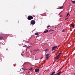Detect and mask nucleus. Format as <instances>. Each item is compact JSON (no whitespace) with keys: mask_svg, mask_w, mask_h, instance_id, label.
Wrapping results in <instances>:
<instances>
[{"mask_svg":"<svg viewBox=\"0 0 75 75\" xmlns=\"http://www.w3.org/2000/svg\"><path fill=\"white\" fill-rule=\"evenodd\" d=\"M38 33H35V35H38Z\"/></svg>","mask_w":75,"mask_h":75,"instance_id":"nucleus-12","label":"nucleus"},{"mask_svg":"<svg viewBox=\"0 0 75 75\" xmlns=\"http://www.w3.org/2000/svg\"><path fill=\"white\" fill-rule=\"evenodd\" d=\"M38 50H39L38 49H36L34 51H36L37 52L38 51Z\"/></svg>","mask_w":75,"mask_h":75,"instance_id":"nucleus-22","label":"nucleus"},{"mask_svg":"<svg viewBox=\"0 0 75 75\" xmlns=\"http://www.w3.org/2000/svg\"><path fill=\"white\" fill-rule=\"evenodd\" d=\"M49 58V57L48 56H46V57L45 58L46 59H48Z\"/></svg>","mask_w":75,"mask_h":75,"instance_id":"nucleus-18","label":"nucleus"},{"mask_svg":"<svg viewBox=\"0 0 75 75\" xmlns=\"http://www.w3.org/2000/svg\"><path fill=\"white\" fill-rule=\"evenodd\" d=\"M63 6H61L59 7V8H60V9H61V8H63Z\"/></svg>","mask_w":75,"mask_h":75,"instance_id":"nucleus-14","label":"nucleus"},{"mask_svg":"<svg viewBox=\"0 0 75 75\" xmlns=\"http://www.w3.org/2000/svg\"><path fill=\"white\" fill-rule=\"evenodd\" d=\"M43 57H41V58H40V59H42L43 58Z\"/></svg>","mask_w":75,"mask_h":75,"instance_id":"nucleus-27","label":"nucleus"},{"mask_svg":"<svg viewBox=\"0 0 75 75\" xmlns=\"http://www.w3.org/2000/svg\"><path fill=\"white\" fill-rule=\"evenodd\" d=\"M61 71H60L59 72H58L57 74V75H59L61 74Z\"/></svg>","mask_w":75,"mask_h":75,"instance_id":"nucleus-6","label":"nucleus"},{"mask_svg":"<svg viewBox=\"0 0 75 75\" xmlns=\"http://www.w3.org/2000/svg\"><path fill=\"white\" fill-rule=\"evenodd\" d=\"M57 28V27H55V28Z\"/></svg>","mask_w":75,"mask_h":75,"instance_id":"nucleus-33","label":"nucleus"},{"mask_svg":"<svg viewBox=\"0 0 75 75\" xmlns=\"http://www.w3.org/2000/svg\"><path fill=\"white\" fill-rule=\"evenodd\" d=\"M50 55V54H48L46 55V57H48V56H49V55Z\"/></svg>","mask_w":75,"mask_h":75,"instance_id":"nucleus-10","label":"nucleus"},{"mask_svg":"<svg viewBox=\"0 0 75 75\" xmlns=\"http://www.w3.org/2000/svg\"><path fill=\"white\" fill-rule=\"evenodd\" d=\"M48 32V30H45V31H44L43 32V33H47Z\"/></svg>","mask_w":75,"mask_h":75,"instance_id":"nucleus-5","label":"nucleus"},{"mask_svg":"<svg viewBox=\"0 0 75 75\" xmlns=\"http://www.w3.org/2000/svg\"><path fill=\"white\" fill-rule=\"evenodd\" d=\"M74 75H75V74H74Z\"/></svg>","mask_w":75,"mask_h":75,"instance_id":"nucleus-34","label":"nucleus"},{"mask_svg":"<svg viewBox=\"0 0 75 75\" xmlns=\"http://www.w3.org/2000/svg\"><path fill=\"white\" fill-rule=\"evenodd\" d=\"M3 37H0V40H3Z\"/></svg>","mask_w":75,"mask_h":75,"instance_id":"nucleus-8","label":"nucleus"},{"mask_svg":"<svg viewBox=\"0 0 75 75\" xmlns=\"http://www.w3.org/2000/svg\"><path fill=\"white\" fill-rule=\"evenodd\" d=\"M68 18H66L65 19V20H67V19H68Z\"/></svg>","mask_w":75,"mask_h":75,"instance_id":"nucleus-28","label":"nucleus"},{"mask_svg":"<svg viewBox=\"0 0 75 75\" xmlns=\"http://www.w3.org/2000/svg\"><path fill=\"white\" fill-rule=\"evenodd\" d=\"M51 27V26L49 25L47 27V28H49V27Z\"/></svg>","mask_w":75,"mask_h":75,"instance_id":"nucleus-20","label":"nucleus"},{"mask_svg":"<svg viewBox=\"0 0 75 75\" xmlns=\"http://www.w3.org/2000/svg\"><path fill=\"white\" fill-rule=\"evenodd\" d=\"M69 12H68L67 15L66 16V17H68V16L69 15Z\"/></svg>","mask_w":75,"mask_h":75,"instance_id":"nucleus-11","label":"nucleus"},{"mask_svg":"<svg viewBox=\"0 0 75 75\" xmlns=\"http://www.w3.org/2000/svg\"><path fill=\"white\" fill-rule=\"evenodd\" d=\"M58 59V57H57V56L55 58V59Z\"/></svg>","mask_w":75,"mask_h":75,"instance_id":"nucleus-19","label":"nucleus"},{"mask_svg":"<svg viewBox=\"0 0 75 75\" xmlns=\"http://www.w3.org/2000/svg\"><path fill=\"white\" fill-rule=\"evenodd\" d=\"M22 69H23V71H24V68H21Z\"/></svg>","mask_w":75,"mask_h":75,"instance_id":"nucleus-25","label":"nucleus"},{"mask_svg":"<svg viewBox=\"0 0 75 75\" xmlns=\"http://www.w3.org/2000/svg\"><path fill=\"white\" fill-rule=\"evenodd\" d=\"M55 71L52 72V74H55Z\"/></svg>","mask_w":75,"mask_h":75,"instance_id":"nucleus-17","label":"nucleus"},{"mask_svg":"<svg viewBox=\"0 0 75 75\" xmlns=\"http://www.w3.org/2000/svg\"><path fill=\"white\" fill-rule=\"evenodd\" d=\"M30 23L32 25H34L35 23V21L34 20H32L31 21Z\"/></svg>","mask_w":75,"mask_h":75,"instance_id":"nucleus-2","label":"nucleus"},{"mask_svg":"<svg viewBox=\"0 0 75 75\" xmlns=\"http://www.w3.org/2000/svg\"><path fill=\"white\" fill-rule=\"evenodd\" d=\"M72 3H73V4H75V1H71Z\"/></svg>","mask_w":75,"mask_h":75,"instance_id":"nucleus-13","label":"nucleus"},{"mask_svg":"<svg viewBox=\"0 0 75 75\" xmlns=\"http://www.w3.org/2000/svg\"><path fill=\"white\" fill-rule=\"evenodd\" d=\"M35 72H38L40 71V69H35Z\"/></svg>","mask_w":75,"mask_h":75,"instance_id":"nucleus-4","label":"nucleus"},{"mask_svg":"<svg viewBox=\"0 0 75 75\" xmlns=\"http://www.w3.org/2000/svg\"><path fill=\"white\" fill-rule=\"evenodd\" d=\"M28 20H32V19H33L34 18H33V17H32L31 16H29L27 18Z\"/></svg>","mask_w":75,"mask_h":75,"instance_id":"nucleus-1","label":"nucleus"},{"mask_svg":"<svg viewBox=\"0 0 75 75\" xmlns=\"http://www.w3.org/2000/svg\"><path fill=\"white\" fill-rule=\"evenodd\" d=\"M48 49H45L44 51H45V52H47V51H48Z\"/></svg>","mask_w":75,"mask_h":75,"instance_id":"nucleus-16","label":"nucleus"},{"mask_svg":"<svg viewBox=\"0 0 75 75\" xmlns=\"http://www.w3.org/2000/svg\"><path fill=\"white\" fill-rule=\"evenodd\" d=\"M61 52L59 54V55H61Z\"/></svg>","mask_w":75,"mask_h":75,"instance_id":"nucleus-24","label":"nucleus"},{"mask_svg":"<svg viewBox=\"0 0 75 75\" xmlns=\"http://www.w3.org/2000/svg\"><path fill=\"white\" fill-rule=\"evenodd\" d=\"M25 47H27V48H29V47H27V45H25Z\"/></svg>","mask_w":75,"mask_h":75,"instance_id":"nucleus-21","label":"nucleus"},{"mask_svg":"<svg viewBox=\"0 0 75 75\" xmlns=\"http://www.w3.org/2000/svg\"><path fill=\"white\" fill-rule=\"evenodd\" d=\"M57 46L52 47V50L54 51V50H55V49L57 48Z\"/></svg>","mask_w":75,"mask_h":75,"instance_id":"nucleus-3","label":"nucleus"},{"mask_svg":"<svg viewBox=\"0 0 75 75\" xmlns=\"http://www.w3.org/2000/svg\"><path fill=\"white\" fill-rule=\"evenodd\" d=\"M26 42L28 43V42L27 41H26Z\"/></svg>","mask_w":75,"mask_h":75,"instance_id":"nucleus-31","label":"nucleus"},{"mask_svg":"<svg viewBox=\"0 0 75 75\" xmlns=\"http://www.w3.org/2000/svg\"><path fill=\"white\" fill-rule=\"evenodd\" d=\"M59 56H60V55H59V54H58V55H57V57H59Z\"/></svg>","mask_w":75,"mask_h":75,"instance_id":"nucleus-26","label":"nucleus"},{"mask_svg":"<svg viewBox=\"0 0 75 75\" xmlns=\"http://www.w3.org/2000/svg\"><path fill=\"white\" fill-rule=\"evenodd\" d=\"M21 55H22V56H23V55L22 54H21Z\"/></svg>","mask_w":75,"mask_h":75,"instance_id":"nucleus-32","label":"nucleus"},{"mask_svg":"<svg viewBox=\"0 0 75 75\" xmlns=\"http://www.w3.org/2000/svg\"><path fill=\"white\" fill-rule=\"evenodd\" d=\"M62 32L63 33H64V32H65V29H63L62 30Z\"/></svg>","mask_w":75,"mask_h":75,"instance_id":"nucleus-9","label":"nucleus"},{"mask_svg":"<svg viewBox=\"0 0 75 75\" xmlns=\"http://www.w3.org/2000/svg\"><path fill=\"white\" fill-rule=\"evenodd\" d=\"M71 27H74V23H73L71 24Z\"/></svg>","mask_w":75,"mask_h":75,"instance_id":"nucleus-7","label":"nucleus"},{"mask_svg":"<svg viewBox=\"0 0 75 75\" xmlns=\"http://www.w3.org/2000/svg\"><path fill=\"white\" fill-rule=\"evenodd\" d=\"M49 31H54V30H49Z\"/></svg>","mask_w":75,"mask_h":75,"instance_id":"nucleus-23","label":"nucleus"},{"mask_svg":"<svg viewBox=\"0 0 75 75\" xmlns=\"http://www.w3.org/2000/svg\"><path fill=\"white\" fill-rule=\"evenodd\" d=\"M26 63H28V64H30V63L28 62H26Z\"/></svg>","mask_w":75,"mask_h":75,"instance_id":"nucleus-30","label":"nucleus"},{"mask_svg":"<svg viewBox=\"0 0 75 75\" xmlns=\"http://www.w3.org/2000/svg\"><path fill=\"white\" fill-rule=\"evenodd\" d=\"M54 75L52 73L50 75Z\"/></svg>","mask_w":75,"mask_h":75,"instance_id":"nucleus-29","label":"nucleus"},{"mask_svg":"<svg viewBox=\"0 0 75 75\" xmlns=\"http://www.w3.org/2000/svg\"><path fill=\"white\" fill-rule=\"evenodd\" d=\"M32 69H33V68H30L29 69V71H31L32 70Z\"/></svg>","mask_w":75,"mask_h":75,"instance_id":"nucleus-15","label":"nucleus"}]
</instances>
